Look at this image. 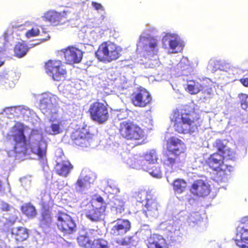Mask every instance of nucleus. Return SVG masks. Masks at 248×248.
Listing matches in <instances>:
<instances>
[{"instance_id": "21", "label": "nucleus", "mask_w": 248, "mask_h": 248, "mask_svg": "<svg viewBox=\"0 0 248 248\" xmlns=\"http://www.w3.org/2000/svg\"><path fill=\"white\" fill-rule=\"evenodd\" d=\"M42 18L44 21H48L51 24L57 26L65 22L67 19L66 13L64 11L58 13L54 10H50L45 13Z\"/></svg>"}, {"instance_id": "20", "label": "nucleus", "mask_w": 248, "mask_h": 248, "mask_svg": "<svg viewBox=\"0 0 248 248\" xmlns=\"http://www.w3.org/2000/svg\"><path fill=\"white\" fill-rule=\"evenodd\" d=\"M67 63L71 64L79 63L83 57L82 50L74 46H69L62 50Z\"/></svg>"}, {"instance_id": "8", "label": "nucleus", "mask_w": 248, "mask_h": 248, "mask_svg": "<svg viewBox=\"0 0 248 248\" xmlns=\"http://www.w3.org/2000/svg\"><path fill=\"white\" fill-rule=\"evenodd\" d=\"M40 101L42 112L52 119H55L58 111V98L50 93H45L41 95Z\"/></svg>"}, {"instance_id": "24", "label": "nucleus", "mask_w": 248, "mask_h": 248, "mask_svg": "<svg viewBox=\"0 0 248 248\" xmlns=\"http://www.w3.org/2000/svg\"><path fill=\"white\" fill-rule=\"evenodd\" d=\"M63 156V155L57 158L55 170L58 175L66 177L70 173L73 169V166L68 160H62Z\"/></svg>"}, {"instance_id": "38", "label": "nucleus", "mask_w": 248, "mask_h": 248, "mask_svg": "<svg viewBox=\"0 0 248 248\" xmlns=\"http://www.w3.org/2000/svg\"><path fill=\"white\" fill-rule=\"evenodd\" d=\"M202 86L198 81L195 80H189L187 82L186 90L191 94L198 93L202 90Z\"/></svg>"}, {"instance_id": "19", "label": "nucleus", "mask_w": 248, "mask_h": 248, "mask_svg": "<svg viewBox=\"0 0 248 248\" xmlns=\"http://www.w3.org/2000/svg\"><path fill=\"white\" fill-rule=\"evenodd\" d=\"M80 206L86 217L90 220L96 222L104 218L103 209L101 208L100 210H98L93 207L92 204H88V200L83 201Z\"/></svg>"}, {"instance_id": "62", "label": "nucleus", "mask_w": 248, "mask_h": 248, "mask_svg": "<svg viewBox=\"0 0 248 248\" xmlns=\"http://www.w3.org/2000/svg\"><path fill=\"white\" fill-rule=\"evenodd\" d=\"M4 63V62L0 60V67Z\"/></svg>"}, {"instance_id": "55", "label": "nucleus", "mask_w": 248, "mask_h": 248, "mask_svg": "<svg viewBox=\"0 0 248 248\" xmlns=\"http://www.w3.org/2000/svg\"><path fill=\"white\" fill-rule=\"evenodd\" d=\"M203 165V161L202 158H198L195 159L193 162L192 166L193 169H198L202 168Z\"/></svg>"}, {"instance_id": "14", "label": "nucleus", "mask_w": 248, "mask_h": 248, "mask_svg": "<svg viewBox=\"0 0 248 248\" xmlns=\"http://www.w3.org/2000/svg\"><path fill=\"white\" fill-rule=\"evenodd\" d=\"M1 208L3 211H10L12 213L11 215L8 213L4 214V216L0 219V229L5 232H8L17 218L16 212L13 207L3 202H1Z\"/></svg>"}, {"instance_id": "64", "label": "nucleus", "mask_w": 248, "mask_h": 248, "mask_svg": "<svg viewBox=\"0 0 248 248\" xmlns=\"http://www.w3.org/2000/svg\"><path fill=\"white\" fill-rule=\"evenodd\" d=\"M16 248H24L23 247H18Z\"/></svg>"}, {"instance_id": "2", "label": "nucleus", "mask_w": 248, "mask_h": 248, "mask_svg": "<svg viewBox=\"0 0 248 248\" xmlns=\"http://www.w3.org/2000/svg\"><path fill=\"white\" fill-rule=\"evenodd\" d=\"M167 148L170 153L163 159V163L167 173L173 172L179 167L180 160L179 155L186 149L184 143L176 137L170 138L168 141Z\"/></svg>"}, {"instance_id": "42", "label": "nucleus", "mask_w": 248, "mask_h": 248, "mask_svg": "<svg viewBox=\"0 0 248 248\" xmlns=\"http://www.w3.org/2000/svg\"><path fill=\"white\" fill-rule=\"evenodd\" d=\"M105 190L112 194H117L120 192L119 188L116 182L111 179L107 180V186L105 188Z\"/></svg>"}, {"instance_id": "33", "label": "nucleus", "mask_w": 248, "mask_h": 248, "mask_svg": "<svg viewBox=\"0 0 248 248\" xmlns=\"http://www.w3.org/2000/svg\"><path fill=\"white\" fill-rule=\"evenodd\" d=\"M11 233L15 236L17 241H23L29 236L28 230L22 227L14 228L11 230Z\"/></svg>"}, {"instance_id": "60", "label": "nucleus", "mask_w": 248, "mask_h": 248, "mask_svg": "<svg viewBox=\"0 0 248 248\" xmlns=\"http://www.w3.org/2000/svg\"><path fill=\"white\" fill-rule=\"evenodd\" d=\"M117 243L120 244L121 245H127L128 244V242L125 241L124 239L120 240L119 241H117Z\"/></svg>"}, {"instance_id": "41", "label": "nucleus", "mask_w": 248, "mask_h": 248, "mask_svg": "<svg viewBox=\"0 0 248 248\" xmlns=\"http://www.w3.org/2000/svg\"><path fill=\"white\" fill-rule=\"evenodd\" d=\"M202 220L201 215L198 212H195L188 216L187 222L189 226L194 227L196 225L200 224Z\"/></svg>"}, {"instance_id": "30", "label": "nucleus", "mask_w": 248, "mask_h": 248, "mask_svg": "<svg viewBox=\"0 0 248 248\" xmlns=\"http://www.w3.org/2000/svg\"><path fill=\"white\" fill-rule=\"evenodd\" d=\"M15 76V73L13 71L3 73L0 76V83L6 88H13L15 85V80L14 78Z\"/></svg>"}, {"instance_id": "13", "label": "nucleus", "mask_w": 248, "mask_h": 248, "mask_svg": "<svg viewBox=\"0 0 248 248\" xmlns=\"http://www.w3.org/2000/svg\"><path fill=\"white\" fill-rule=\"evenodd\" d=\"M89 112L91 119L100 124L106 122L109 116L108 109L106 106L99 102H96L91 104Z\"/></svg>"}, {"instance_id": "34", "label": "nucleus", "mask_w": 248, "mask_h": 248, "mask_svg": "<svg viewBox=\"0 0 248 248\" xmlns=\"http://www.w3.org/2000/svg\"><path fill=\"white\" fill-rule=\"evenodd\" d=\"M38 44H30L29 46H27L24 43L18 42L15 47V54L19 58L23 57L26 54L29 48L35 46Z\"/></svg>"}, {"instance_id": "23", "label": "nucleus", "mask_w": 248, "mask_h": 248, "mask_svg": "<svg viewBox=\"0 0 248 248\" xmlns=\"http://www.w3.org/2000/svg\"><path fill=\"white\" fill-rule=\"evenodd\" d=\"M191 191L193 194L199 197L206 196L210 193V186L203 180H198L193 184Z\"/></svg>"}, {"instance_id": "58", "label": "nucleus", "mask_w": 248, "mask_h": 248, "mask_svg": "<svg viewBox=\"0 0 248 248\" xmlns=\"http://www.w3.org/2000/svg\"><path fill=\"white\" fill-rule=\"evenodd\" d=\"M240 82L244 86L248 87V78H241Z\"/></svg>"}, {"instance_id": "40", "label": "nucleus", "mask_w": 248, "mask_h": 248, "mask_svg": "<svg viewBox=\"0 0 248 248\" xmlns=\"http://www.w3.org/2000/svg\"><path fill=\"white\" fill-rule=\"evenodd\" d=\"M88 203L92 204L93 207L98 210H100L101 208H103V213H105L106 203L104 202L103 199L101 197H97L96 198L93 199L91 202L88 201Z\"/></svg>"}, {"instance_id": "10", "label": "nucleus", "mask_w": 248, "mask_h": 248, "mask_svg": "<svg viewBox=\"0 0 248 248\" xmlns=\"http://www.w3.org/2000/svg\"><path fill=\"white\" fill-rule=\"evenodd\" d=\"M163 47L167 49L169 53H177L183 49L185 43L176 33H165L161 40Z\"/></svg>"}, {"instance_id": "1", "label": "nucleus", "mask_w": 248, "mask_h": 248, "mask_svg": "<svg viewBox=\"0 0 248 248\" xmlns=\"http://www.w3.org/2000/svg\"><path fill=\"white\" fill-rule=\"evenodd\" d=\"M18 107L5 108L0 113V125L3 135L13 138L15 144L13 149L9 150V156H17L18 155H25L31 152L38 158L44 159L46 152L47 144L44 140L41 131L32 130L27 140L24 133V125L12 120L18 117Z\"/></svg>"}, {"instance_id": "49", "label": "nucleus", "mask_w": 248, "mask_h": 248, "mask_svg": "<svg viewBox=\"0 0 248 248\" xmlns=\"http://www.w3.org/2000/svg\"><path fill=\"white\" fill-rule=\"evenodd\" d=\"M98 29H96L91 31L89 35V40L91 43L96 42L100 38V35L98 33Z\"/></svg>"}, {"instance_id": "11", "label": "nucleus", "mask_w": 248, "mask_h": 248, "mask_svg": "<svg viewBox=\"0 0 248 248\" xmlns=\"http://www.w3.org/2000/svg\"><path fill=\"white\" fill-rule=\"evenodd\" d=\"M94 138L93 135L84 127L75 131L71 135V139L74 143L81 147H94L97 144Z\"/></svg>"}, {"instance_id": "22", "label": "nucleus", "mask_w": 248, "mask_h": 248, "mask_svg": "<svg viewBox=\"0 0 248 248\" xmlns=\"http://www.w3.org/2000/svg\"><path fill=\"white\" fill-rule=\"evenodd\" d=\"M97 233V231L94 229L81 230L77 239L79 245L84 248L90 247L92 239L96 236Z\"/></svg>"}, {"instance_id": "16", "label": "nucleus", "mask_w": 248, "mask_h": 248, "mask_svg": "<svg viewBox=\"0 0 248 248\" xmlns=\"http://www.w3.org/2000/svg\"><path fill=\"white\" fill-rule=\"evenodd\" d=\"M235 241L240 248H248V217L241 219L236 230Z\"/></svg>"}, {"instance_id": "50", "label": "nucleus", "mask_w": 248, "mask_h": 248, "mask_svg": "<svg viewBox=\"0 0 248 248\" xmlns=\"http://www.w3.org/2000/svg\"><path fill=\"white\" fill-rule=\"evenodd\" d=\"M239 97L241 102V107L243 109L248 108V95L244 93L239 94Z\"/></svg>"}, {"instance_id": "45", "label": "nucleus", "mask_w": 248, "mask_h": 248, "mask_svg": "<svg viewBox=\"0 0 248 248\" xmlns=\"http://www.w3.org/2000/svg\"><path fill=\"white\" fill-rule=\"evenodd\" d=\"M91 248H108V242L103 239L94 240Z\"/></svg>"}, {"instance_id": "61", "label": "nucleus", "mask_w": 248, "mask_h": 248, "mask_svg": "<svg viewBox=\"0 0 248 248\" xmlns=\"http://www.w3.org/2000/svg\"><path fill=\"white\" fill-rule=\"evenodd\" d=\"M143 227L145 228V229H146V230H147L146 232H147V234H151V231H150V230H147V228H148V226H147V225H144V226H143Z\"/></svg>"}, {"instance_id": "17", "label": "nucleus", "mask_w": 248, "mask_h": 248, "mask_svg": "<svg viewBox=\"0 0 248 248\" xmlns=\"http://www.w3.org/2000/svg\"><path fill=\"white\" fill-rule=\"evenodd\" d=\"M60 61L50 60L46 63V72L51 76L54 80L60 81L65 78L66 71L61 66Z\"/></svg>"}, {"instance_id": "26", "label": "nucleus", "mask_w": 248, "mask_h": 248, "mask_svg": "<svg viewBox=\"0 0 248 248\" xmlns=\"http://www.w3.org/2000/svg\"><path fill=\"white\" fill-rule=\"evenodd\" d=\"M145 242L148 248H167L166 240L159 234H151L145 240Z\"/></svg>"}, {"instance_id": "48", "label": "nucleus", "mask_w": 248, "mask_h": 248, "mask_svg": "<svg viewBox=\"0 0 248 248\" xmlns=\"http://www.w3.org/2000/svg\"><path fill=\"white\" fill-rule=\"evenodd\" d=\"M221 155L223 157V160L225 158L226 159H232L234 157V152L228 147L223 150Z\"/></svg>"}, {"instance_id": "44", "label": "nucleus", "mask_w": 248, "mask_h": 248, "mask_svg": "<svg viewBox=\"0 0 248 248\" xmlns=\"http://www.w3.org/2000/svg\"><path fill=\"white\" fill-rule=\"evenodd\" d=\"M52 222L51 217L48 211H45L42 214L40 225L43 228L48 227Z\"/></svg>"}, {"instance_id": "37", "label": "nucleus", "mask_w": 248, "mask_h": 248, "mask_svg": "<svg viewBox=\"0 0 248 248\" xmlns=\"http://www.w3.org/2000/svg\"><path fill=\"white\" fill-rule=\"evenodd\" d=\"M142 169L148 172L150 174L154 177L159 178L162 176L160 167L157 162L152 166L149 165Z\"/></svg>"}, {"instance_id": "7", "label": "nucleus", "mask_w": 248, "mask_h": 248, "mask_svg": "<svg viewBox=\"0 0 248 248\" xmlns=\"http://www.w3.org/2000/svg\"><path fill=\"white\" fill-rule=\"evenodd\" d=\"M158 160L156 151L152 149L147 151L142 156L136 155L132 158H128L126 163L131 168L140 170L149 165L152 166L157 163Z\"/></svg>"}, {"instance_id": "53", "label": "nucleus", "mask_w": 248, "mask_h": 248, "mask_svg": "<svg viewBox=\"0 0 248 248\" xmlns=\"http://www.w3.org/2000/svg\"><path fill=\"white\" fill-rule=\"evenodd\" d=\"M114 111L116 112V115L119 120H122L125 118L128 115L126 110L124 109H120L119 110L114 109Z\"/></svg>"}, {"instance_id": "59", "label": "nucleus", "mask_w": 248, "mask_h": 248, "mask_svg": "<svg viewBox=\"0 0 248 248\" xmlns=\"http://www.w3.org/2000/svg\"><path fill=\"white\" fill-rule=\"evenodd\" d=\"M146 30L148 31H150L151 32H153L155 30V29L154 27L151 26V25H148L146 26Z\"/></svg>"}, {"instance_id": "39", "label": "nucleus", "mask_w": 248, "mask_h": 248, "mask_svg": "<svg viewBox=\"0 0 248 248\" xmlns=\"http://www.w3.org/2000/svg\"><path fill=\"white\" fill-rule=\"evenodd\" d=\"M173 189L176 194L183 193L186 188V183L183 179H178L173 183Z\"/></svg>"}, {"instance_id": "5", "label": "nucleus", "mask_w": 248, "mask_h": 248, "mask_svg": "<svg viewBox=\"0 0 248 248\" xmlns=\"http://www.w3.org/2000/svg\"><path fill=\"white\" fill-rule=\"evenodd\" d=\"M159 40L156 37L142 32L137 44V50L146 58L156 56L158 52Z\"/></svg>"}, {"instance_id": "31", "label": "nucleus", "mask_w": 248, "mask_h": 248, "mask_svg": "<svg viewBox=\"0 0 248 248\" xmlns=\"http://www.w3.org/2000/svg\"><path fill=\"white\" fill-rule=\"evenodd\" d=\"M189 61L187 58L183 57L180 62L174 67V70L178 76L187 75L189 72Z\"/></svg>"}, {"instance_id": "18", "label": "nucleus", "mask_w": 248, "mask_h": 248, "mask_svg": "<svg viewBox=\"0 0 248 248\" xmlns=\"http://www.w3.org/2000/svg\"><path fill=\"white\" fill-rule=\"evenodd\" d=\"M131 223L127 219H118L111 223L110 233L114 236H123L129 232Z\"/></svg>"}, {"instance_id": "15", "label": "nucleus", "mask_w": 248, "mask_h": 248, "mask_svg": "<svg viewBox=\"0 0 248 248\" xmlns=\"http://www.w3.org/2000/svg\"><path fill=\"white\" fill-rule=\"evenodd\" d=\"M56 217L58 228L64 235L72 234L76 231V224L70 216L59 213Z\"/></svg>"}, {"instance_id": "3", "label": "nucleus", "mask_w": 248, "mask_h": 248, "mask_svg": "<svg viewBox=\"0 0 248 248\" xmlns=\"http://www.w3.org/2000/svg\"><path fill=\"white\" fill-rule=\"evenodd\" d=\"M170 118L174 123V130L179 133H193L197 131L199 124L198 118H193L191 114L183 110H174Z\"/></svg>"}, {"instance_id": "54", "label": "nucleus", "mask_w": 248, "mask_h": 248, "mask_svg": "<svg viewBox=\"0 0 248 248\" xmlns=\"http://www.w3.org/2000/svg\"><path fill=\"white\" fill-rule=\"evenodd\" d=\"M214 146L216 147L218 152L219 154H221V153L225 149V148L227 147L226 146H225L224 143H223L222 141H221L220 140H216L214 144Z\"/></svg>"}, {"instance_id": "57", "label": "nucleus", "mask_w": 248, "mask_h": 248, "mask_svg": "<svg viewBox=\"0 0 248 248\" xmlns=\"http://www.w3.org/2000/svg\"><path fill=\"white\" fill-rule=\"evenodd\" d=\"M92 5L97 11H103L104 10L103 6L100 3L93 1L92 3Z\"/></svg>"}, {"instance_id": "29", "label": "nucleus", "mask_w": 248, "mask_h": 248, "mask_svg": "<svg viewBox=\"0 0 248 248\" xmlns=\"http://www.w3.org/2000/svg\"><path fill=\"white\" fill-rule=\"evenodd\" d=\"M23 26L12 24L9 26L7 30L4 32L1 39L3 41L2 44L0 46V52L5 50L6 43H9L13 38V29H18L19 30H22Z\"/></svg>"}, {"instance_id": "27", "label": "nucleus", "mask_w": 248, "mask_h": 248, "mask_svg": "<svg viewBox=\"0 0 248 248\" xmlns=\"http://www.w3.org/2000/svg\"><path fill=\"white\" fill-rule=\"evenodd\" d=\"M145 208L143 212H145V216L147 217H155L158 214V205L155 199H153L152 196L149 198H146V202L144 204Z\"/></svg>"}, {"instance_id": "47", "label": "nucleus", "mask_w": 248, "mask_h": 248, "mask_svg": "<svg viewBox=\"0 0 248 248\" xmlns=\"http://www.w3.org/2000/svg\"><path fill=\"white\" fill-rule=\"evenodd\" d=\"M219 61L216 60H210L207 65V69L212 72H215L219 68Z\"/></svg>"}, {"instance_id": "35", "label": "nucleus", "mask_w": 248, "mask_h": 248, "mask_svg": "<svg viewBox=\"0 0 248 248\" xmlns=\"http://www.w3.org/2000/svg\"><path fill=\"white\" fill-rule=\"evenodd\" d=\"M148 59L149 60L147 62V64L149 68H155L157 71L158 75H162L165 74L166 69L165 68L164 70L163 65L157 59V55Z\"/></svg>"}, {"instance_id": "25", "label": "nucleus", "mask_w": 248, "mask_h": 248, "mask_svg": "<svg viewBox=\"0 0 248 248\" xmlns=\"http://www.w3.org/2000/svg\"><path fill=\"white\" fill-rule=\"evenodd\" d=\"M152 100L151 95L146 90H141L136 93L132 98V102L135 106L143 107L149 104Z\"/></svg>"}, {"instance_id": "6", "label": "nucleus", "mask_w": 248, "mask_h": 248, "mask_svg": "<svg viewBox=\"0 0 248 248\" xmlns=\"http://www.w3.org/2000/svg\"><path fill=\"white\" fill-rule=\"evenodd\" d=\"M122 48L111 42L101 44L95 53L97 58L101 62H110L116 60L121 56Z\"/></svg>"}, {"instance_id": "28", "label": "nucleus", "mask_w": 248, "mask_h": 248, "mask_svg": "<svg viewBox=\"0 0 248 248\" xmlns=\"http://www.w3.org/2000/svg\"><path fill=\"white\" fill-rule=\"evenodd\" d=\"M221 75L226 78L231 80H235L236 78L243 74L245 71L238 66H229L221 69Z\"/></svg>"}, {"instance_id": "4", "label": "nucleus", "mask_w": 248, "mask_h": 248, "mask_svg": "<svg viewBox=\"0 0 248 248\" xmlns=\"http://www.w3.org/2000/svg\"><path fill=\"white\" fill-rule=\"evenodd\" d=\"M223 160L222 155L217 153L211 155L207 160L209 167L217 171L216 181L218 183L225 182L227 175L233 170V167L224 164Z\"/></svg>"}, {"instance_id": "63", "label": "nucleus", "mask_w": 248, "mask_h": 248, "mask_svg": "<svg viewBox=\"0 0 248 248\" xmlns=\"http://www.w3.org/2000/svg\"><path fill=\"white\" fill-rule=\"evenodd\" d=\"M49 38V36H47V38H44V39H42V40L43 41H46Z\"/></svg>"}, {"instance_id": "51", "label": "nucleus", "mask_w": 248, "mask_h": 248, "mask_svg": "<svg viewBox=\"0 0 248 248\" xmlns=\"http://www.w3.org/2000/svg\"><path fill=\"white\" fill-rule=\"evenodd\" d=\"M114 207L117 213H121L124 210V202L120 199H116L114 202Z\"/></svg>"}, {"instance_id": "46", "label": "nucleus", "mask_w": 248, "mask_h": 248, "mask_svg": "<svg viewBox=\"0 0 248 248\" xmlns=\"http://www.w3.org/2000/svg\"><path fill=\"white\" fill-rule=\"evenodd\" d=\"M18 117L22 115L24 119H27L31 115V110L28 107L18 106Z\"/></svg>"}, {"instance_id": "52", "label": "nucleus", "mask_w": 248, "mask_h": 248, "mask_svg": "<svg viewBox=\"0 0 248 248\" xmlns=\"http://www.w3.org/2000/svg\"><path fill=\"white\" fill-rule=\"evenodd\" d=\"M152 195L147 194V192L145 191H141L139 192L136 197L137 201L143 203L144 201L146 202V198L149 197V198H151Z\"/></svg>"}, {"instance_id": "56", "label": "nucleus", "mask_w": 248, "mask_h": 248, "mask_svg": "<svg viewBox=\"0 0 248 248\" xmlns=\"http://www.w3.org/2000/svg\"><path fill=\"white\" fill-rule=\"evenodd\" d=\"M20 182L23 186L28 187L31 183V178L30 176L22 177L20 179Z\"/></svg>"}, {"instance_id": "43", "label": "nucleus", "mask_w": 248, "mask_h": 248, "mask_svg": "<svg viewBox=\"0 0 248 248\" xmlns=\"http://www.w3.org/2000/svg\"><path fill=\"white\" fill-rule=\"evenodd\" d=\"M21 209L23 213L28 217H32L36 215L34 207L30 203L22 206Z\"/></svg>"}, {"instance_id": "9", "label": "nucleus", "mask_w": 248, "mask_h": 248, "mask_svg": "<svg viewBox=\"0 0 248 248\" xmlns=\"http://www.w3.org/2000/svg\"><path fill=\"white\" fill-rule=\"evenodd\" d=\"M119 132L124 138L131 140H139L144 138V131L137 124L129 121L120 123Z\"/></svg>"}, {"instance_id": "32", "label": "nucleus", "mask_w": 248, "mask_h": 248, "mask_svg": "<svg viewBox=\"0 0 248 248\" xmlns=\"http://www.w3.org/2000/svg\"><path fill=\"white\" fill-rule=\"evenodd\" d=\"M23 26L22 30H26L25 35L27 38L35 37L39 34L40 30L39 27L36 25H34L30 22H27Z\"/></svg>"}, {"instance_id": "36", "label": "nucleus", "mask_w": 248, "mask_h": 248, "mask_svg": "<svg viewBox=\"0 0 248 248\" xmlns=\"http://www.w3.org/2000/svg\"><path fill=\"white\" fill-rule=\"evenodd\" d=\"M61 126V122H52L49 125H47L45 127V131L47 134L50 135H57L62 132V128Z\"/></svg>"}, {"instance_id": "12", "label": "nucleus", "mask_w": 248, "mask_h": 248, "mask_svg": "<svg viewBox=\"0 0 248 248\" xmlns=\"http://www.w3.org/2000/svg\"><path fill=\"white\" fill-rule=\"evenodd\" d=\"M96 177L94 174L88 169H83L76 183L74 185L75 191L78 193H83L91 186Z\"/></svg>"}]
</instances>
